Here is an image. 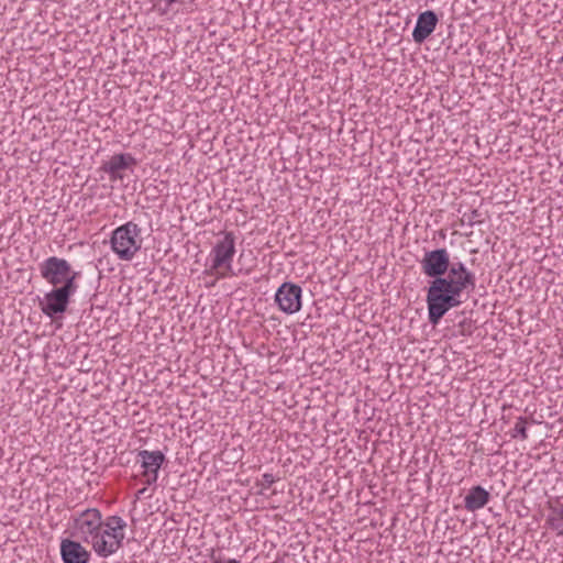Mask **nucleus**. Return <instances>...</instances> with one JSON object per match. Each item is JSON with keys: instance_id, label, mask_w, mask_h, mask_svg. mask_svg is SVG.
I'll return each mask as SVG.
<instances>
[{"instance_id": "nucleus-1", "label": "nucleus", "mask_w": 563, "mask_h": 563, "mask_svg": "<svg viewBox=\"0 0 563 563\" xmlns=\"http://www.w3.org/2000/svg\"><path fill=\"white\" fill-rule=\"evenodd\" d=\"M423 274L430 278L427 288L428 320L437 325L453 308L462 305L463 292L474 289L476 277L464 263L451 262L446 249L424 253L420 261Z\"/></svg>"}, {"instance_id": "nucleus-2", "label": "nucleus", "mask_w": 563, "mask_h": 563, "mask_svg": "<svg viewBox=\"0 0 563 563\" xmlns=\"http://www.w3.org/2000/svg\"><path fill=\"white\" fill-rule=\"evenodd\" d=\"M141 229L134 222H128L112 232V251L122 261H131L141 249L142 240L139 238Z\"/></svg>"}, {"instance_id": "nucleus-3", "label": "nucleus", "mask_w": 563, "mask_h": 563, "mask_svg": "<svg viewBox=\"0 0 563 563\" xmlns=\"http://www.w3.org/2000/svg\"><path fill=\"white\" fill-rule=\"evenodd\" d=\"M38 269L43 279L54 287L67 285L69 282L74 286L77 285L78 272L73 271L70 264L57 256L47 257L38 265Z\"/></svg>"}, {"instance_id": "nucleus-4", "label": "nucleus", "mask_w": 563, "mask_h": 563, "mask_svg": "<svg viewBox=\"0 0 563 563\" xmlns=\"http://www.w3.org/2000/svg\"><path fill=\"white\" fill-rule=\"evenodd\" d=\"M77 288L78 286H74L71 282L64 286L54 287L40 300L42 312L51 319H54L57 314H63Z\"/></svg>"}, {"instance_id": "nucleus-5", "label": "nucleus", "mask_w": 563, "mask_h": 563, "mask_svg": "<svg viewBox=\"0 0 563 563\" xmlns=\"http://www.w3.org/2000/svg\"><path fill=\"white\" fill-rule=\"evenodd\" d=\"M235 254V236L233 232H223V239L219 240L212 247L211 271L224 268L225 273H220L219 277H225L232 271V260Z\"/></svg>"}, {"instance_id": "nucleus-6", "label": "nucleus", "mask_w": 563, "mask_h": 563, "mask_svg": "<svg viewBox=\"0 0 563 563\" xmlns=\"http://www.w3.org/2000/svg\"><path fill=\"white\" fill-rule=\"evenodd\" d=\"M102 525L101 512L97 508H88L74 519L75 532L73 536L81 538L84 542L91 543V540L97 537L98 530H101Z\"/></svg>"}, {"instance_id": "nucleus-7", "label": "nucleus", "mask_w": 563, "mask_h": 563, "mask_svg": "<svg viewBox=\"0 0 563 563\" xmlns=\"http://www.w3.org/2000/svg\"><path fill=\"white\" fill-rule=\"evenodd\" d=\"M301 295L302 289L299 285L285 282L276 290L275 302L280 311L292 314L301 309Z\"/></svg>"}, {"instance_id": "nucleus-8", "label": "nucleus", "mask_w": 563, "mask_h": 563, "mask_svg": "<svg viewBox=\"0 0 563 563\" xmlns=\"http://www.w3.org/2000/svg\"><path fill=\"white\" fill-rule=\"evenodd\" d=\"M124 532H119L115 536L109 528L102 527L98 530L95 540H91V545L95 552L101 558H108L114 554L123 544Z\"/></svg>"}, {"instance_id": "nucleus-9", "label": "nucleus", "mask_w": 563, "mask_h": 563, "mask_svg": "<svg viewBox=\"0 0 563 563\" xmlns=\"http://www.w3.org/2000/svg\"><path fill=\"white\" fill-rule=\"evenodd\" d=\"M139 462L143 468L145 483L152 485L157 481L158 471L165 462V455L161 451L141 450L137 453Z\"/></svg>"}, {"instance_id": "nucleus-10", "label": "nucleus", "mask_w": 563, "mask_h": 563, "mask_svg": "<svg viewBox=\"0 0 563 563\" xmlns=\"http://www.w3.org/2000/svg\"><path fill=\"white\" fill-rule=\"evenodd\" d=\"M91 553L80 542L62 539L60 558L63 563H89Z\"/></svg>"}, {"instance_id": "nucleus-11", "label": "nucleus", "mask_w": 563, "mask_h": 563, "mask_svg": "<svg viewBox=\"0 0 563 563\" xmlns=\"http://www.w3.org/2000/svg\"><path fill=\"white\" fill-rule=\"evenodd\" d=\"M438 15L431 11L421 12L418 15L416 26L412 31V38L417 44L423 43L435 30Z\"/></svg>"}, {"instance_id": "nucleus-12", "label": "nucleus", "mask_w": 563, "mask_h": 563, "mask_svg": "<svg viewBox=\"0 0 563 563\" xmlns=\"http://www.w3.org/2000/svg\"><path fill=\"white\" fill-rule=\"evenodd\" d=\"M135 159L130 154H115L108 162L102 165V170L110 175L112 180L122 178L120 170L129 167L130 164H134Z\"/></svg>"}, {"instance_id": "nucleus-13", "label": "nucleus", "mask_w": 563, "mask_h": 563, "mask_svg": "<svg viewBox=\"0 0 563 563\" xmlns=\"http://www.w3.org/2000/svg\"><path fill=\"white\" fill-rule=\"evenodd\" d=\"M490 499V494L482 486H473L464 497V507L468 511L484 508Z\"/></svg>"}, {"instance_id": "nucleus-14", "label": "nucleus", "mask_w": 563, "mask_h": 563, "mask_svg": "<svg viewBox=\"0 0 563 563\" xmlns=\"http://www.w3.org/2000/svg\"><path fill=\"white\" fill-rule=\"evenodd\" d=\"M547 525L558 536H563V503L558 501L550 506Z\"/></svg>"}, {"instance_id": "nucleus-15", "label": "nucleus", "mask_w": 563, "mask_h": 563, "mask_svg": "<svg viewBox=\"0 0 563 563\" xmlns=\"http://www.w3.org/2000/svg\"><path fill=\"white\" fill-rule=\"evenodd\" d=\"M102 527L109 528L115 536V533L124 532L126 522L120 516H110L103 521Z\"/></svg>"}, {"instance_id": "nucleus-16", "label": "nucleus", "mask_w": 563, "mask_h": 563, "mask_svg": "<svg viewBox=\"0 0 563 563\" xmlns=\"http://www.w3.org/2000/svg\"><path fill=\"white\" fill-rule=\"evenodd\" d=\"M462 224L474 227L477 223H482L481 213L477 210L465 212L461 218Z\"/></svg>"}, {"instance_id": "nucleus-17", "label": "nucleus", "mask_w": 563, "mask_h": 563, "mask_svg": "<svg viewBox=\"0 0 563 563\" xmlns=\"http://www.w3.org/2000/svg\"><path fill=\"white\" fill-rule=\"evenodd\" d=\"M527 422H528L527 418L519 417L516 422V426L514 428V431L511 433V437L516 438V437L520 435L522 440H526L528 438L527 428H526Z\"/></svg>"}, {"instance_id": "nucleus-18", "label": "nucleus", "mask_w": 563, "mask_h": 563, "mask_svg": "<svg viewBox=\"0 0 563 563\" xmlns=\"http://www.w3.org/2000/svg\"><path fill=\"white\" fill-rule=\"evenodd\" d=\"M275 483V477L271 473H265L262 476V482L257 483V485H261L263 489L269 488L271 485Z\"/></svg>"}, {"instance_id": "nucleus-19", "label": "nucleus", "mask_w": 563, "mask_h": 563, "mask_svg": "<svg viewBox=\"0 0 563 563\" xmlns=\"http://www.w3.org/2000/svg\"><path fill=\"white\" fill-rule=\"evenodd\" d=\"M211 558L213 560L212 563H241V561L238 559H228V560H222L220 558L216 559L213 554L211 555Z\"/></svg>"}, {"instance_id": "nucleus-20", "label": "nucleus", "mask_w": 563, "mask_h": 563, "mask_svg": "<svg viewBox=\"0 0 563 563\" xmlns=\"http://www.w3.org/2000/svg\"><path fill=\"white\" fill-rule=\"evenodd\" d=\"M176 1H177V0H167V3H168V4H172V3L176 2Z\"/></svg>"}, {"instance_id": "nucleus-21", "label": "nucleus", "mask_w": 563, "mask_h": 563, "mask_svg": "<svg viewBox=\"0 0 563 563\" xmlns=\"http://www.w3.org/2000/svg\"><path fill=\"white\" fill-rule=\"evenodd\" d=\"M145 492V488L139 490V494H143Z\"/></svg>"}]
</instances>
